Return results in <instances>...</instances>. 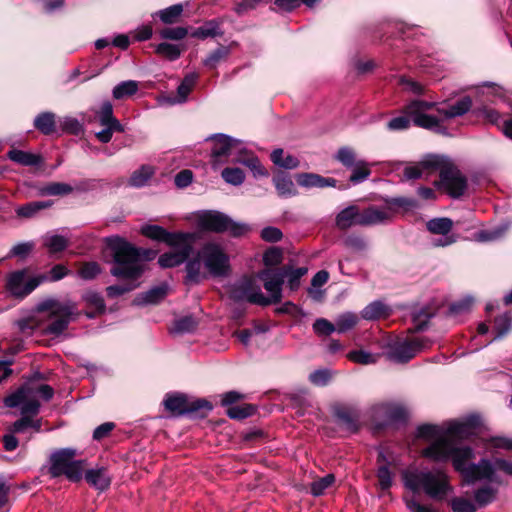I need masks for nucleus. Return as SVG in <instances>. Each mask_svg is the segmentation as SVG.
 Listing matches in <instances>:
<instances>
[{
    "instance_id": "f257e3e1",
    "label": "nucleus",
    "mask_w": 512,
    "mask_h": 512,
    "mask_svg": "<svg viewBox=\"0 0 512 512\" xmlns=\"http://www.w3.org/2000/svg\"><path fill=\"white\" fill-rule=\"evenodd\" d=\"M108 244L113 250L114 259L110 273L117 278L129 281L126 284L111 285L106 288L107 296L116 298L139 286V283L134 282L141 277L145 270L143 257L148 252L137 249L119 236L110 237Z\"/></svg>"
},
{
    "instance_id": "f03ea898",
    "label": "nucleus",
    "mask_w": 512,
    "mask_h": 512,
    "mask_svg": "<svg viewBox=\"0 0 512 512\" xmlns=\"http://www.w3.org/2000/svg\"><path fill=\"white\" fill-rule=\"evenodd\" d=\"M475 458L474 449L468 445L457 446L450 441V461L454 469L460 473L467 484L486 481L498 486L506 485L502 476L497 473L496 458H481L477 463L471 461Z\"/></svg>"
},
{
    "instance_id": "7ed1b4c3",
    "label": "nucleus",
    "mask_w": 512,
    "mask_h": 512,
    "mask_svg": "<svg viewBox=\"0 0 512 512\" xmlns=\"http://www.w3.org/2000/svg\"><path fill=\"white\" fill-rule=\"evenodd\" d=\"M403 482L413 493L423 492L433 500H443L448 494V475L443 469L407 470Z\"/></svg>"
},
{
    "instance_id": "20e7f679",
    "label": "nucleus",
    "mask_w": 512,
    "mask_h": 512,
    "mask_svg": "<svg viewBox=\"0 0 512 512\" xmlns=\"http://www.w3.org/2000/svg\"><path fill=\"white\" fill-rule=\"evenodd\" d=\"M403 112L417 127L438 133L445 131V122L448 120V104L446 102L437 104L415 99L405 105Z\"/></svg>"
},
{
    "instance_id": "39448f33",
    "label": "nucleus",
    "mask_w": 512,
    "mask_h": 512,
    "mask_svg": "<svg viewBox=\"0 0 512 512\" xmlns=\"http://www.w3.org/2000/svg\"><path fill=\"white\" fill-rule=\"evenodd\" d=\"M36 308L39 312L48 313L49 322L45 326L44 332L55 337L61 335L69 324L81 314L77 303L70 299L59 300L50 297L40 301Z\"/></svg>"
},
{
    "instance_id": "423d86ee",
    "label": "nucleus",
    "mask_w": 512,
    "mask_h": 512,
    "mask_svg": "<svg viewBox=\"0 0 512 512\" xmlns=\"http://www.w3.org/2000/svg\"><path fill=\"white\" fill-rule=\"evenodd\" d=\"M54 390L47 384H41L36 380L26 381L21 387L4 398V405L8 408L20 407L21 414L37 415L40 402L37 397L45 401L52 399Z\"/></svg>"
},
{
    "instance_id": "0eeeda50",
    "label": "nucleus",
    "mask_w": 512,
    "mask_h": 512,
    "mask_svg": "<svg viewBox=\"0 0 512 512\" xmlns=\"http://www.w3.org/2000/svg\"><path fill=\"white\" fill-rule=\"evenodd\" d=\"M196 225L200 230L228 233L232 237H241L251 231L247 223L236 222L228 215L215 210L201 212L197 217Z\"/></svg>"
},
{
    "instance_id": "6e6552de",
    "label": "nucleus",
    "mask_w": 512,
    "mask_h": 512,
    "mask_svg": "<svg viewBox=\"0 0 512 512\" xmlns=\"http://www.w3.org/2000/svg\"><path fill=\"white\" fill-rule=\"evenodd\" d=\"M77 450L74 448H62L55 450L50 455L49 474L51 477L65 476L72 482L81 480L85 461L76 460Z\"/></svg>"
},
{
    "instance_id": "1a4fd4ad",
    "label": "nucleus",
    "mask_w": 512,
    "mask_h": 512,
    "mask_svg": "<svg viewBox=\"0 0 512 512\" xmlns=\"http://www.w3.org/2000/svg\"><path fill=\"white\" fill-rule=\"evenodd\" d=\"M416 437L430 442L429 446L422 450L425 458L437 463L448 460V428L424 424L416 429Z\"/></svg>"
},
{
    "instance_id": "9d476101",
    "label": "nucleus",
    "mask_w": 512,
    "mask_h": 512,
    "mask_svg": "<svg viewBox=\"0 0 512 512\" xmlns=\"http://www.w3.org/2000/svg\"><path fill=\"white\" fill-rule=\"evenodd\" d=\"M395 207L415 208L416 200L406 197H396L386 200V205L369 206L361 211L360 226H375L386 224L392 220L396 210Z\"/></svg>"
},
{
    "instance_id": "9b49d317",
    "label": "nucleus",
    "mask_w": 512,
    "mask_h": 512,
    "mask_svg": "<svg viewBox=\"0 0 512 512\" xmlns=\"http://www.w3.org/2000/svg\"><path fill=\"white\" fill-rule=\"evenodd\" d=\"M440 173V181L435 184L448 191V158L443 155L429 154L415 165L406 166L403 176L406 180H416L422 177L424 172Z\"/></svg>"
},
{
    "instance_id": "f8f14e48",
    "label": "nucleus",
    "mask_w": 512,
    "mask_h": 512,
    "mask_svg": "<svg viewBox=\"0 0 512 512\" xmlns=\"http://www.w3.org/2000/svg\"><path fill=\"white\" fill-rule=\"evenodd\" d=\"M212 142L211 163L214 168L225 163L228 157L235 158L241 153H247V148L240 140L226 134H214L206 138Z\"/></svg>"
},
{
    "instance_id": "ddd939ff",
    "label": "nucleus",
    "mask_w": 512,
    "mask_h": 512,
    "mask_svg": "<svg viewBox=\"0 0 512 512\" xmlns=\"http://www.w3.org/2000/svg\"><path fill=\"white\" fill-rule=\"evenodd\" d=\"M199 256L208 272L214 277L228 275L229 257L223 248L215 243H207L199 250Z\"/></svg>"
},
{
    "instance_id": "4468645a",
    "label": "nucleus",
    "mask_w": 512,
    "mask_h": 512,
    "mask_svg": "<svg viewBox=\"0 0 512 512\" xmlns=\"http://www.w3.org/2000/svg\"><path fill=\"white\" fill-rule=\"evenodd\" d=\"M430 345L431 342L421 336L405 339L392 344L387 353V357L389 360L396 363H407L418 353L428 349Z\"/></svg>"
},
{
    "instance_id": "2eb2a0df",
    "label": "nucleus",
    "mask_w": 512,
    "mask_h": 512,
    "mask_svg": "<svg viewBox=\"0 0 512 512\" xmlns=\"http://www.w3.org/2000/svg\"><path fill=\"white\" fill-rule=\"evenodd\" d=\"M230 298L235 302L247 301L261 306L270 305V300L262 293L260 286L251 277H243L230 288Z\"/></svg>"
},
{
    "instance_id": "dca6fc26",
    "label": "nucleus",
    "mask_w": 512,
    "mask_h": 512,
    "mask_svg": "<svg viewBox=\"0 0 512 512\" xmlns=\"http://www.w3.org/2000/svg\"><path fill=\"white\" fill-rule=\"evenodd\" d=\"M165 408L173 415H185L200 411L209 412L213 409L210 402L205 399H190L181 393L168 394L164 399Z\"/></svg>"
},
{
    "instance_id": "f3484780",
    "label": "nucleus",
    "mask_w": 512,
    "mask_h": 512,
    "mask_svg": "<svg viewBox=\"0 0 512 512\" xmlns=\"http://www.w3.org/2000/svg\"><path fill=\"white\" fill-rule=\"evenodd\" d=\"M100 125L104 128L95 134L96 138L101 143H108L111 141L114 132H124L125 128L120 121L114 117L113 106L111 102L104 101L99 110L95 113Z\"/></svg>"
},
{
    "instance_id": "a211bd4d",
    "label": "nucleus",
    "mask_w": 512,
    "mask_h": 512,
    "mask_svg": "<svg viewBox=\"0 0 512 512\" xmlns=\"http://www.w3.org/2000/svg\"><path fill=\"white\" fill-rule=\"evenodd\" d=\"M26 270H18L9 274L6 287L16 297H25L48 279L45 274H39L25 280Z\"/></svg>"
},
{
    "instance_id": "6ab92c4d",
    "label": "nucleus",
    "mask_w": 512,
    "mask_h": 512,
    "mask_svg": "<svg viewBox=\"0 0 512 512\" xmlns=\"http://www.w3.org/2000/svg\"><path fill=\"white\" fill-rule=\"evenodd\" d=\"M287 275L286 268L263 269L258 272L257 277L263 282V286L269 296L270 304H276L282 300V286Z\"/></svg>"
},
{
    "instance_id": "aec40b11",
    "label": "nucleus",
    "mask_w": 512,
    "mask_h": 512,
    "mask_svg": "<svg viewBox=\"0 0 512 512\" xmlns=\"http://www.w3.org/2000/svg\"><path fill=\"white\" fill-rule=\"evenodd\" d=\"M372 417L378 428L404 421L406 418L405 409L395 403H379L372 407Z\"/></svg>"
},
{
    "instance_id": "412c9836",
    "label": "nucleus",
    "mask_w": 512,
    "mask_h": 512,
    "mask_svg": "<svg viewBox=\"0 0 512 512\" xmlns=\"http://www.w3.org/2000/svg\"><path fill=\"white\" fill-rule=\"evenodd\" d=\"M482 426V419L478 414H471L462 420H450V441L454 439L472 440L477 430Z\"/></svg>"
},
{
    "instance_id": "4be33fe9",
    "label": "nucleus",
    "mask_w": 512,
    "mask_h": 512,
    "mask_svg": "<svg viewBox=\"0 0 512 512\" xmlns=\"http://www.w3.org/2000/svg\"><path fill=\"white\" fill-rule=\"evenodd\" d=\"M141 233L152 240L163 242L167 245H177L185 240L196 239L194 233H172L159 225H145L141 228Z\"/></svg>"
},
{
    "instance_id": "5701e85b",
    "label": "nucleus",
    "mask_w": 512,
    "mask_h": 512,
    "mask_svg": "<svg viewBox=\"0 0 512 512\" xmlns=\"http://www.w3.org/2000/svg\"><path fill=\"white\" fill-rule=\"evenodd\" d=\"M194 241L195 240H185L181 244L170 245L171 247H175L177 250L162 254L158 258L159 265L163 268H171L184 263L192 251V243Z\"/></svg>"
},
{
    "instance_id": "b1692460",
    "label": "nucleus",
    "mask_w": 512,
    "mask_h": 512,
    "mask_svg": "<svg viewBox=\"0 0 512 512\" xmlns=\"http://www.w3.org/2000/svg\"><path fill=\"white\" fill-rule=\"evenodd\" d=\"M467 177L450 161V199L460 200L468 196Z\"/></svg>"
},
{
    "instance_id": "393cba45",
    "label": "nucleus",
    "mask_w": 512,
    "mask_h": 512,
    "mask_svg": "<svg viewBox=\"0 0 512 512\" xmlns=\"http://www.w3.org/2000/svg\"><path fill=\"white\" fill-rule=\"evenodd\" d=\"M427 230L433 236L430 243L434 247L448 245V218H433L426 223Z\"/></svg>"
},
{
    "instance_id": "a878e982",
    "label": "nucleus",
    "mask_w": 512,
    "mask_h": 512,
    "mask_svg": "<svg viewBox=\"0 0 512 512\" xmlns=\"http://www.w3.org/2000/svg\"><path fill=\"white\" fill-rule=\"evenodd\" d=\"M361 211L356 205H349L342 209L335 218V224L340 230H347L352 226H360Z\"/></svg>"
},
{
    "instance_id": "bb28decb",
    "label": "nucleus",
    "mask_w": 512,
    "mask_h": 512,
    "mask_svg": "<svg viewBox=\"0 0 512 512\" xmlns=\"http://www.w3.org/2000/svg\"><path fill=\"white\" fill-rule=\"evenodd\" d=\"M298 185L305 188H324L336 187L337 180L334 178H326L314 173H299L296 175Z\"/></svg>"
},
{
    "instance_id": "cd10ccee",
    "label": "nucleus",
    "mask_w": 512,
    "mask_h": 512,
    "mask_svg": "<svg viewBox=\"0 0 512 512\" xmlns=\"http://www.w3.org/2000/svg\"><path fill=\"white\" fill-rule=\"evenodd\" d=\"M82 300L91 309L85 312L89 319H94L106 310V305L102 295L96 291L88 290L82 295Z\"/></svg>"
},
{
    "instance_id": "c85d7f7f",
    "label": "nucleus",
    "mask_w": 512,
    "mask_h": 512,
    "mask_svg": "<svg viewBox=\"0 0 512 512\" xmlns=\"http://www.w3.org/2000/svg\"><path fill=\"white\" fill-rule=\"evenodd\" d=\"M167 291L168 286L166 284L155 286L144 293L138 294L133 300V305L143 306L147 304H157L166 297Z\"/></svg>"
},
{
    "instance_id": "c756f323",
    "label": "nucleus",
    "mask_w": 512,
    "mask_h": 512,
    "mask_svg": "<svg viewBox=\"0 0 512 512\" xmlns=\"http://www.w3.org/2000/svg\"><path fill=\"white\" fill-rule=\"evenodd\" d=\"M392 313L390 306L383 301L376 300L368 304L361 311V317L365 320L374 321L381 318L389 317Z\"/></svg>"
},
{
    "instance_id": "7c9ffc66",
    "label": "nucleus",
    "mask_w": 512,
    "mask_h": 512,
    "mask_svg": "<svg viewBox=\"0 0 512 512\" xmlns=\"http://www.w3.org/2000/svg\"><path fill=\"white\" fill-rule=\"evenodd\" d=\"M232 162L240 163L248 167L254 176H268L267 170L263 167L258 157L247 149V153H241L232 159Z\"/></svg>"
},
{
    "instance_id": "2f4dec72",
    "label": "nucleus",
    "mask_w": 512,
    "mask_h": 512,
    "mask_svg": "<svg viewBox=\"0 0 512 512\" xmlns=\"http://www.w3.org/2000/svg\"><path fill=\"white\" fill-rule=\"evenodd\" d=\"M377 461L380 464L377 469L379 487L381 490H388L392 486L394 475L388 466L389 461L383 451L379 452Z\"/></svg>"
},
{
    "instance_id": "473e14b6",
    "label": "nucleus",
    "mask_w": 512,
    "mask_h": 512,
    "mask_svg": "<svg viewBox=\"0 0 512 512\" xmlns=\"http://www.w3.org/2000/svg\"><path fill=\"white\" fill-rule=\"evenodd\" d=\"M85 479L91 486L100 491L107 489L111 483V478L105 468L87 470Z\"/></svg>"
},
{
    "instance_id": "72a5a7b5",
    "label": "nucleus",
    "mask_w": 512,
    "mask_h": 512,
    "mask_svg": "<svg viewBox=\"0 0 512 512\" xmlns=\"http://www.w3.org/2000/svg\"><path fill=\"white\" fill-rule=\"evenodd\" d=\"M7 156L11 161L23 166H38L42 163L40 155L19 149L10 150Z\"/></svg>"
},
{
    "instance_id": "f704fd0d",
    "label": "nucleus",
    "mask_w": 512,
    "mask_h": 512,
    "mask_svg": "<svg viewBox=\"0 0 512 512\" xmlns=\"http://www.w3.org/2000/svg\"><path fill=\"white\" fill-rule=\"evenodd\" d=\"M33 124L43 135H51L56 131V115L52 112L39 113Z\"/></svg>"
},
{
    "instance_id": "c9c22d12",
    "label": "nucleus",
    "mask_w": 512,
    "mask_h": 512,
    "mask_svg": "<svg viewBox=\"0 0 512 512\" xmlns=\"http://www.w3.org/2000/svg\"><path fill=\"white\" fill-rule=\"evenodd\" d=\"M275 188L281 197L296 195V189L291 177L285 172H279L273 177Z\"/></svg>"
},
{
    "instance_id": "e433bc0d",
    "label": "nucleus",
    "mask_w": 512,
    "mask_h": 512,
    "mask_svg": "<svg viewBox=\"0 0 512 512\" xmlns=\"http://www.w3.org/2000/svg\"><path fill=\"white\" fill-rule=\"evenodd\" d=\"M512 329V316L506 312L494 319L495 336L492 341L503 339Z\"/></svg>"
},
{
    "instance_id": "4c0bfd02",
    "label": "nucleus",
    "mask_w": 512,
    "mask_h": 512,
    "mask_svg": "<svg viewBox=\"0 0 512 512\" xmlns=\"http://www.w3.org/2000/svg\"><path fill=\"white\" fill-rule=\"evenodd\" d=\"M29 415L22 414V417L9 427V431L20 434L25 433L28 429H33L35 432H39L41 430V421L33 420Z\"/></svg>"
},
{
    "instance_id": "58836bf2",
    "label": "nucleus",
    "mask_w": 512,
    "mask_h": 512,
    "mask_svg": "<svg viewBox=\"0 0 512 512\" xmlns=\"http://www.w3.org/2000/svg\"><path fill=\"white\" fill-rule=\"evenodd\" d=\"M359 316L351 311L339 314L335 319V327L337 333H345L353 329L359 322Z\"/></svg>"
},
{
    "instance_id": "ea45409f",
    "label": "nucleus",
    "mask_w": 512,
    "mask_h": 512,
    "mask_svg": "<svg viewBox=\"0 0 512 512\" xmlns=\"http://www.w3.org/2000/svg\"><path fill=\"white\" fill-rule=\"evenodd\" d=\"M336 416L339 421L346 426L349 431L355 432L358 429L359 413L351 408H339L336 410Z\"/></svg>"
},
{
    "instance_id": "a19ab883",
    "label": "nucleus",
    "mask_w": 512,
    "mask_h": 512,
    "mask_svg": "<svg viewBox=\"0 0 512 512\" xmlns=\"http://www.w3.org/2000/svg\"><path fill=\"white\" fill-rule=\"evenodd\" d=\"M203 261L199 256V253L197 256L191 260H189L186 264V283H193L197 284L199 283L205 275L202 274L201 268H202Z\"/></svg>"
},
{
    "instance_id": "79ce46f5",
    "label": "nucleus",
    "mask_w": 512,
    "mask_h": 512,
    "mask_svg": "<svg viewBox=\"0 0 512 512\" xmlns=\"http://www.w3.org/2000/svg\"><path fill=\"white\" fill-rule=\"evenodd\" d=\"M223 32L220 30L219 24L215 20H210L204 23L201 27L195 29L191 36L194 38H198L201 40H205L207 38H213L216 36H221Z\"/></svg>"
},
{
    "instance_id": "37998d69",
    "label": "nucleus",
    "mask_w": 512,
    "mask_h": 512,
    "mask_svg": "<svg viewBox=\"0 0 512 512\" xmlns=\"http://www.w3.org/2000/svg\"><path fill=\"white\" fill-rule=\"evenodd\" d=\"M51 206L50 201H34L21 205L16 208V214L21 218H32L39 211L49 208Z\"/></svg>"
},
{
    "instance_id": "c03bdc74",
    "label": "nucleus",
    "mask_w": 512,
    "mask_h": 512,
    "mask_svg": "<svg viewBox=\"0 0 512 512\" xmlns=\"http://www.w3.org/2000/svg\"><path fill=\"white\" fill-rule=\"evenodd\" d=\"M334 159L340 162L347 169L354 167L362 161V159H358L355 150L348 146L340 147L334 155Z\"/></svg>"
},
{
    "instance_id": "a18cd8bd",
    "label": "nucleus",
    "mask_w": 512,
    "mask_h": 512,
    "mask_svg": "<svg viewBox=\"0 0 512 512\" xmlns=\"http://www.w3.org/2000/svg\"><path fill=\"white\" fill-rule=\"evenodd\" d=\"M138 91V83L134 80H127L118 83L112 91L115 99L120 100L134 95Z\"/></svg>"
},
{
    "instance_id": "49530a36",
    "label": "nucleus",
    "mask_w": 512,
    "mask_h": 512,
    "mask_svg": "<svg viewBox=\"0 0 512 512\" xmlns=\"http://www.w3.org/2000/svg\"><path fill=\"white\" fill-rule=\"evenodd\" d=\"M198 79V74L196 73H189L187 74L180 85L177 88V94H178V103H183L186 101L189 93L192 91L193 87L195 86Z\"/></svg>"
},
{
    "instance_id": "de8ad7c7",
    "label": "nucleus",
    "mask_w": 512,
    "mask_h": 512,
    "mask_svg": "<svg viewBox=\"0 0 512 512\" xmlns=\"http://www.w3.org/2000/svg\"><path fill=\"white\" fill-rule=\"evenodd\" d=\"M197 325L198 323L194 317L184 316L175 320L170 331L175 334L191 333L196 329Z\"/></svg>"
},
{
    "instance_id": "09e8293b",
    "label": "nucleus",
    "mask_w": 512,
    "mask_h": 512,
    "mask_svg": "<svg viewBox=\"0 0 512 512\" xmlns=\"http://www.w3.org/2000/svg\"><path fill=\"white\" fill-rule=\"evenodd\" d=\"M154 174L152 166L143 165L140 169L136 170L129 179V184L133 187H142Z\"/></svg>"
},
{
    "instance_id": "8fccbe9b",
    "label": "nucleus",
    "mask_w": 512,
    "mask_h": 512,
    "mask_svg": "<svg viewBox=\"0 0 512 512\" xmlns=\"http://www.w3.org/2000/svg\"><path fill=\"white\" fill-rule=\"evenodd\" d=\"M44 245L50 253H57L65 250L68 246V239L62 235H47L44 238Z\"/></svg>"
},
{
    "instance_id": "3c124183",
    "label": "nucleus",
    "mask_w": 512,
    "mask_h": 512,
    "mask_svg": "<svg viewBox=\"0 0 512 512\" xmlns=\"http://www.w3.org/2000/svg\"><path fill=\"white\" fill-rule=\"evenodd\" d=\"M349 169L352 171L349 180L354 185L364 182L371 174L368 164L364 160Z\"/></svg>"
},
{
    "instance_id": "603ef678",
    "label": "nucleus",
    "mask_w": 512,
    "mask_h": 512,
    "mask_svg": "<svg viewBox=\"0 0 512 512\" xmlns=\"http://www.w3.org/2000/svg\"><path fill=\"white\" fill-rule=\"evenodd\" d=\"M348 359L354 363L368 365L378 361L380 355L366 352L364 350H354L348 353Z\"/></svg>"
},
{
    "instance_id": "864d4df0",
    "label": "nucleus",
    "mask_w": 512,
    "mask_h": 512,
    "mask_svg": "<svg viewBox=\"0 0 512 512\" xmlns=\"http://www.w3.org/2000/svg\"><path fill=\"white\" fill-rule=\"evenodd\" d=\"M229 52L227 46H219L204 59L203 64L209 69H214L220 61L229 55Z\"/></svg>"
},
{
    "instance_id": "5fc2aeb1",
    "label": "nucleus",
    "mask_w": 512,
    "mask_h": 512,
    "mask_svg": "<svg viewBox=\"0 0 512 512\" xmlns=\"http://www.w3.org/2000/svg\"><path fill=\"white\" fill-rule=\"evenodd\" d=\"M183 9L182 4H175L160 10L157 14L163 23L172 24L181 16Z\"/></svg>"
},
{
    "instance_id": "6e6d98bb",
    "label": "nucleus",
    "mask_w": 512,
    "mask_h": 512,
    "mask_svg": "<svg viewBox=\"0 0 512 512\" xmlns=\"http://www.w3.org/2000/svg\"><path fill=\"white\" fill-rule=\"evenodd\" d=\"M472 108V98L464 96L455 103L450 104V119L459 117L470 111Z\"/></svg>"
},
{
    "instance_id": "4d7b16f0",
    "label": "nucleus",
    "mask_w": 512,
    "mask_h": 512,
    "mask_svg": "<svg viewBox=\"0 0 512 512\" xmlns=\"http://www.w3.org/2000/svg\"><path fill=\"white\" fill-rule=\"evenodd\" d=\"M287 269V284L290 290L295 291L300 286V279L307 274L308 269L306 267H299L296 269H292L291 267L285 266Z\"/></svg>"
},
{
    "instance_id": "13d9d810",
    "label": "nucleus",
    "mask_w": 512,
    "mask_h": 512,
    "mask_svg": "<svg viewBox=\"0 0 512 512\" xmlns=\"http://www.w3.org/2000/svg\"><path fill=\"white\" fill-rule=\"evenodd\" d=\"M156 53L165 57L166 59L170 61L177 60L181 55V50L178 45L170 44V43H160L156 47Z\"/></svg>"
},
{
    "instance_id": "bf43d9fd",
    "label": "nucleus",
    "mask_w": 512,
    "mask_h": 512,
    "mask_svg": "<svg viewBox=\"0 0 512 512\" xmlns=\"http://www.w3.org/2000/svg\"><path fill=\"white\" fill-rule=\"evenodd\" d=\"M225 182L239 186L244 182L245 174L240 168H225L221 173Z\"/></svg>"
},
{
    "instance_id": "052dcab7",
    "label": "nucleus",
    "mask_w": 512,
    "mask_h": 512,
    "mask_svg": "<svg viewBox=\"0 0 512 512\" xmlns=\"http://www.w3.org/2000/svg\"><path fill=\"white\" fill-rule=\"evenodd\" d=\"M496 494V490H494L491 486L485 485L478 488L475 491L474 499L480 506H485L492 502L494 496Z\"/></svg>"
},
{
    "instance_id": "680f3d73",
    "label": "nucleus",
    "mask_w": 512,
    "mask_h": 512,
    "mask_svg": "<svg viewBox=\"0 0 512 512\" xmlns=\"http://www.w3.org/2000/svg\"><path fill=\"white\" fill-rule=\"evenodd\" d=\"M335 482L334 474H327L326 476L314 481L311 484V493L314 496L322 495L327 488Z\"/></svg>"
},
{
    "instance_id": "e2e57ef3",
    "label": "nucleus",
    "mask_w": 512,
    "mask_h": 512,
    "mask_svg": "<svg viewBox=\"0 0 512 512\" xmlns=\"http://www.w3.org/2000/svg\"><path fill=\"white\" fill-rule=\"evenodd\" d=\"M335 323L328 321L325 318H318L313 323V331L319 336H329L336 332Z\"/></svg>"
},
{
    "instance_id": "0e129e2a",
    "label": "nucleus",
    "mask_w": 512,
    "mask_h": 512,
    "mask_svg": "<svg viewBox=\"0 0 512 512\" xmlns=\"http://www.w3.org/2000/svg\"><path fill=\"white\" fill-rule=\"evenodd\" d=\"M255 409L250 404H244L241 406H232L228 408L227 415L231 419H245L251 415H253Z\"/></svg>"
},
{
    "instance_id": "69168bd1",
    "label": "nucleus",
    "mask_w": 512,
    "mask_h": 512,
    "mask_svg": "<svg viewBox=\"0 0 512 512\" xmlns=\"http://www.w3.org/2000/svg\"><path fill=\"white\" fill-rule=\"evenodd\" d=\"M473 303L474 299L471 296L450 303V316L469 312Z\"/></svg>"
},
{
    "instance_id": "338daca9",
    "label": "nucleus",
    "mask_w": 512,
    "mask_h": 512,
    "mask_svg": "<svg viewBox=\"0 0 512 512\" xmlns=\"http://www.w3.org/2000/svg\"><path fill=\"white\" fill-rule=\"evenodd\" d=\"M472 113L476 117H483L491 124H497L501 118V115L497 110L489 108L487 106L477 107L472 111Z\"/></svg>"
},
{
    "instance_id": "774afa93",
    "label": "nucleus",
    "mask_w": 512,
    "mask_h": 512,
    "mask_svg": "<svg viewBox=\"0 0 512 512\" xmlns=\"http://www.w3.org/2000/svg\"><path fill=\"white\" fill-rule=\"evenodd\" d=\"M450 507L454 512H476V505L466 498H454L450 501Z\"/></svg>"
}]
</instances>
